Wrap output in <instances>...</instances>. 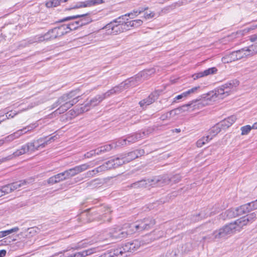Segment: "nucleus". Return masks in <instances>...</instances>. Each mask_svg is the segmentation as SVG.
Returning a JSON list of instances; mask_svg holds the SVG:
<instances>
[{
	"instance_id": "21",
	"label": "nucleus",
	"mask_w": 257,
	"mask_h": 257,
	"mask_svg": "<svg viewBox=\"0 0 257 257\" xmlns=\"http://www.w3.org/2000/svg\"><path fill=\"white\" fill-rule=\"evenodd\" d=\"M159 93L157 92H155L149 96V97L142 101L140 102L141 106L144 105H148L153 103L158 98Z\"/></svg>"
},
{
	"instance_id": "33",
	"label": "nucleus",
	"mask_w": 257,
	"mask_h": 257,
	"mask_svg": "<svg viewBox=\"0 0 257 257\" xmlns=\"http://www.w3.org/2000/svg\"><path fill=\"white\" fill-rule=\"evenodd\" d=\"M88 244L86 242H79L77 244L71 247L70 249L79 250L82 248H86L88 246Z\"/></svg>"
},
{
	"instance_id": "10",
	"label": "nucleus",
	"mask_w": 257,
	"mask_h": 257,
	"mask_svg": "<svg viewBox=\"0 0 257 257\" xmlns=\"http://www.w3.org/2000/svg\"><path fill=\"white\" fill-rule=\"evenodd\" d=\"M127 252L124 251L123 246L111 250L104 253L99 257H126Z\"/></svg>"
},
{
	"instance_id": "7",
	"label": "nucleus",
	"mask_w": 257,
	"mask_h": 257,
	"mask_svg": "<svg viewBox=\"0 0 257 257\" xmlns=\"http://www.w3.org/2000/svg\"><path fill=\"white\" fill-rule=\"evenodd\" d=\"M130 225L131 224H125L121 229H119L118 231L115 230L112 233V236L115 238L122 239L126 237L128 235L135 233V229L129 227Z\"/></svg>"
},
{
	"instance_id": "36",
	"label": "nucleus",
	"mask_w": 257,
	"mask_h": 257,
	"mask_svg": "<svg viewBox=\"0 0 257 257\" xmlns=\"http://www.w3.org/2000/svg\"><path fill=\"white\" fill-rule=\"evenodd\" d=\"M217 69L215 67H212L208 68L203 71L204 77L209 75L215 74L217 72Z\"/></svg>"
},
{
	"instance_id": "55",
	"label": "nucleus",
	"mask_w": 257,
	"mask_h": 257,
	"mask_svg": "<svg viewBox=\"0 0 257 257\" xmlns=\"http://www.w3.org/2000/svg\"><path fill=\"white\" fill-rule=\"evenodd\" d=\"M113 89H114V90L115 91V93H119L120 92H121L123 90H124L123 88V87H120V84L119 85L115 86L114 87H113Z\"/></svg>"
},
{
	"instance_id": "6",
	"label": "nucleus",
	"mask_w": 257,
	"mask_h": 257,
	"mask_svg": "<svg viewBox=\"0 0 257 257\" xmlns=\"http://www.w3.org/2000/svg\"><path fill=\"white\" fill-rule=\"evenodd\" d=\"M66 28L67 27H65V25H62L58 28H55L49 31L44 36L36 37L33 42H40L44 40L54 39L62 36L69 32V31H65V28Z\"/></svg>"
},
{
	"instance_id": "41",
	"label": "nucleus",
	"mask_w": 257,
	"mask_h": 257,
	"mask_svg": "<svg viewBox=\"0 0 257 257\" xmlns=\"http://www.w3.org/2000/svg\"><path fill=\"white\" fill-rule=\"evenodd\" d=\"M127 15H124L123 16H121V17H119L116 20L113 21V22H114V23L117 24H126V23L125 22V17H126Z\"/></svg>"
},
{
	"instance_id": "32",
	"label": "nucleus",
	"mask_w": 257,
	"mask_h": 257,
	"mask_svg": "<svg viewBox=\"0 0 257 257\" xmlns=\"http://www.w3.org/2000/svg\"><path fill=\"white\" fill-rule=\"evenodd\" d=\"M142 137V136L140 134L133 135L127 138V143L128 144L134 143Z\"/></svg>"
},
{
	"instance_id": "26",
	"label": "nucleus",
	"mask_w": 257,
	"mask_h": 257,
	"mask_svg": "<svg viewBox=\"0 0 257 257\" xmlns=\"http://www.w3.org/2000/svg\"><path fill=\"white\" fill-rule=\"evenodd\" d=\"M221 131L220 125L217 124L212 127H211L209 131V135H208L209 137L211 138V140L213 137L216 136Z\"/></svg>"
},
{
	"instance_id": "5",
	"label": "nucleus",
	"mask_w": 257,
	"mask_h": 257,
	"mask_svg": "<svg viewBox=\"0 0 257 257\" xmlns=\"http://www.w3.org/2000/svg\"><path fill=\"white\" fill-rule=\"evenodd\" d=\"M180 179V177L179 175L174 176L171 179H168V177H165L163 180L160 179L159 177H155L152 179L141 180L135 183L132 185V187L134 188L149 187L150 186L160 185L162 183L169 184L170 182L176 183L178 182Z\"/></svg>"
},
{
	"instance_id": "49",
	"label": "nucleus",
	"mask_w": 257,
	"mask_h": 257,
	"mask_svg": "<svg viewBox=\"0 0 257 257\" xmlns=\"http://www.w3.org/2000/svg\"><path fill=\"white\" fill-rule=\"evenodd\" d=\"M55 176L56 177V179H57L58 182L65 180L63 172L58 174L55 175Z\"/></svg>"
},
{
	"instance_id": "51",
	"label": "nucleus",
	"mask_w": 257,
	"mask_h": 257,
	"mask_svg": "<svg viewBox=\"0 0 257 257\" xmlns=\"http://www.w3.org/2000/svg\"><path fill=\"white\" fill-rule=\"evenodd\" d=\"M94 156H95V151L94 150L90 151L85 154V157L87 158H90Z\"/></svg>"
},
{
	"instance_id": "44",
	"label": "nucleus",
	"mask_w": 257,
	"mask_h": 257,
	"mask_svg": "<svg viewBox=\"0 0 257 257\" xmlns=\"http://www.w3.org/2000/svg\"><path fill=\"white\" fill-rule=\"evenodd\" d=\"M36 232V230L33 228H28L27 231L25 232H21L20 233L19 235H22V236H27L28 235V233H32L34 234Z\"/></svg>"
},
{
	"instance_id": "24",
	"label": "nucleus",
	"mask_w": 257,
	"mask_h": 257,
	"mask_svg": "<svg viewBox=\"0 0 257 257\" xmlns=\"http://www.w3.org/2000/svg\"><path fill=\"white\" fill-rule=\"evenodd\" d=\"M29 131V130L27 127H25L22 130H19L17 132L15 133L14 134H13L11 135H10L8 137H7V138H6L5 141L6 142H9V141H13L15 138L19 137L22 134L26 133L27 132H28Z\"/></svg>"
},
{
	"instance_id": "37",
	"label": "nucleus",
	"mask_w": 257,
	"mask_h": 257,
	"mask_svg": "<svg viewBox=\"0 0 257 257\" xmlns=\"http://www.w3.org/2000/svg\"><path fill=\"white\" fill-rule=\"evenodd\" d=\"M60 5L59 0H52L46 3V6L48 8L55 7Z\"/></svg>"
},
{
	"instance_id": "16",
	"label": "nucleus",
	"mask_w": 257,
	"mask_h": 257,
	"mask_svg": "<svg viewBox=\"0 0 257 257\" xmlns=\"http://www.w3.org/2000/svg\"><path fill=\"white\" fill-rule=\"evenodd\" d=\"M140 245V242L137 240H135L132 242L126 243L123 247L124 251L127 252V256H129L131 252L137 250Z\"/></svg>"
},
{
	"instance_id": "9",
	"label": "nucleus",
	"mask_w": 257,
	"mask_h": 257,
	"mask_svg": "<svg viewBox=\"0 0 257 257\" xmlns=\"http://www.w3.org/2000/svg\"><path fill=\"white\" fill-rule=\"evenodd\" d=\"M37 150H38L36 147H35V144L32 141L25 145L23 146L21 149L14 152L13 153V155L15 157H17L27 153H32Z\"/></svg>"
},
{
	"instance_id": "50",
	"label": "nucleus",
	"mask_w": 257,
	"mask_h": 257,
	"mask_svg": "<svg viewBox=\"0 0 257 257\" xmlns=\"http://www.w3.org/2000/svg\"><path fill=\"white\" fill-rule=\"evenodd\" d=\"M204 77V76L203 71L202 72H200L197 73H195V74H193L192 75V78L194 80H196L197 79H198V78H201V77Z\"/></svg>"
},
{
	"instance_id": "54",
	"label": "nucleus",
	"mask_w": 257,
	"mask_h": 257,
	"mask_svg": "<svg viewBox=\"0 0 257 257\" xmlns=\"http://www.w3.org/2000/svg\"><path fill=\"white\" fill-rule=\"evenodd\" d=\"M48 183L49 184H54V183H58V181H57V179H56V177L55 176H54L50 177L48 180Z\"/></svg>"
},
{
	"instance_id": "27",
	"label": "nucleus",
	"mask_w": 257,
	"mask_h": 257,
	"mask_svg": "<svg viewBox=\"0 0 257 257\" xmlns=\"http://www.w3.org/2000/svg\"><path fill=\"white\" fill-rule=\"evenodd\" d=\"M29 183V182L26 180H21L19 182L11 183V185L13 191H15V190L19 189L20 188L24 187Z\"/></svg>"
},
{
	"instance_id": "23",
	"label": "nucleus",
	"mask_w": 257,
	"mask_h": 257,
	"mask_svg": "<svg viewBox=\"0 0 257 257\" xmlns=\"http://www.w3.org/2000/svg\"><path fill=\"white\" fill-rule=\"evenodd\" d=\"M249 211H250L249 205L245 204L238 208H236L234 210L233 213L236 216H239L248 212Z\"/></svg>"
},
{
	"instance_id": "14",
	"label": "nucleus",
	"mask_w": 257,
	"mask_h": 257,
	"mask_svg": "<svg viewBox=\"0 0 257 257\" xmlns=\"http://www.w3.org/2000/svg\"><path fill=\"white\" fill-rule=\"evenodd\" d=\"M91 22L90 19L87 18L86 19H81L80 21H76L74 23L65 25L67 28H65V31H69V32L72 30H74L78 27L85 25Z\"/></svg>"
},
{
	"instance_id": "11",
	"label": "nucleus",
	"mask_w": 257,
	"mask_h": 257,
	"mask_svg": "<svg viewBox=\"0 0 257 257\" xmlns=\"http://www.w3.org/2000/svg\"><path fill=\"white\" fill-rule=\"evenodd\" d=\"M104 28L111 29V33L114 34L120 33L127 30V28L125 24L114 23L113 22L106 25Z\"/></svg>"
},
{
	"instance_id": "2",
	"label": "nucleus",
	"mask_w": 257,
	"mask_h": 257,
	"mask_svg": "<svg viewBox=\"0 0 257 257\" xmlns=\"http://www.w3.org/2000/svg\"><path fill=\"white\" fill-rule=\"evenodd\" d=\"M257 217V212L251 213L246 216L238 219L233 222L225 225L222 228L214 232L213 235L214 239H221L227 235L239 231L242 228L246 225L248 222H252Z\"/></svg>"
},
{
	"instance_id": "56",
	"label": "nucleus",
	"mask_w": 257,
	"mask_h": 257,
	"mask_svg": "<svg viewBox=\"0 0 257 257\" xmlns=\"http://www.w3.org/2000/svg\"><path fill=\"white\" fill-rule=\"evenodd\" d=\"M249 40L251 42H255V44L257 43V33L250 36L249 37ZM253 44H254V43Z\"/></svg>"
},
{
	"instance_id": "42",
	"label": "nucleus",
	"mask_w": 257,
	"mask_h": 257,
	"mask_svg": "<svg viewBox=\"0 0 257 257\" xmlns=\"http://www.w3.org/2000/svg\"><path fill=\"white\" fill-rule=\"evenodd\" d=\"M113 145H106L101 147L100 151H102L103 153L109 151L113 148Z\"/></svg>"
},
{
	"instance_id": "19",
	"label": "nucleus",
	"mask_w": 257,
	"mask_h": 257,
	"mask_svg": "<svg viewBox=\"0 0 257 257\" xmlns=\"http://www.w3.org/2000/svg\"><path fill=\"white\" fill-rule=\"evenodd\" d=\"M111 211L108 207H104L102 209V214L95 218H97L99 220H102L103 221H110L111 218L110 216Z\"/></svg>"
},
{
	"instance_id": "53",
	"label": "nucleus",
	"mask_w": 257,
	"mask_h": 257,
	"mask_svg": "<svg viewBox=\"0 0 257 257\" xmlns=\"http://www.w3.org/2000/svg\"><path fill=\"white\" fill-rule=\"evenodd\" d=\"M63 173L65 180L72 177L69 169Z\"/></svg>"
},
{
	"instance_id": "4",
	"label": "nucleus",
	"mask_w": 257,
	"mask_h": 257,
	"mask_svg": "<svg viewBox=\"0 0 257 257\" xmlns=\"http://www.w3.org/2000/svg\"><path fill=\"white\" fill-rule=\"evenodd\" d=\"M257 54V43L245 47L222 57V61L228 63L242 58L252 56Z\"/></svg>"
},
{
	"instance_id": "60",
	"label": "nucleus",
	"mask_w": 257,
	"mask_h": 257,
	"mask_svg": "<svg viewBox=\"0 0 257 257\" xmlns=\"http://www.w3.org/2000/svg\"><path fill=\"white\" fill-rule=\"evenodd\" d=\"M100 150H101V147L96 149V150H94V151H95V155H99L100 154H101L102 152V151H100Z\"/></svg>"
},
{
	"instance_id": "58",
	"label": "nucleus",
	"mask_w": 257,
	"mask_h": 257,
	"mask_svg": "<svg viewBox=\"0 0 257 257\" xmlns=\"http://www.w3.org/2000/svg\"><path fill=\"white\" fill-rule=\"evenodd\" d=\"M7 251L5 249L0 250V257H4L6 255Z\"/></svg>"
},
{
	"instance_id": "20",
	"label": "nucleus",
	"mask_w": 257,
	"mask_h": 257,
	"mask_svg": "<svg viewBox=\"0 0 257 257\" xmlns=\"http://www.w3.org/2000/svg\"><path fill=\"white\" fill-rule=\"evenodd\" d=\"M144 219L138 220L135 223H132L129 226L130 228H133L136 231H141L144 230H148L147 227L145 225Z\"/></svg>"
},
{
	"instance_id": "28",
	"label": "nucleus",
	"mask_w": 257,
	"mask_h": 257,
	"mask_svg": "<svg viewBox=\"0 0 257 257\" xmlns=\"http://www.w3.org/2000/svg\"><path fill=\"white\" fill-rule=\"evenodd\" d=\"M105 170H107V169L106 168V166L105 165V164H103L101 166H100L99 167H97V168H95V169L88 171L87 173V175L88 177L92 176L93 175L96 174V173H98L100 172L104 171Z\"/></svg>"
},
{
	"instance_id": "15",
	"label": "nucleus",
	"mask_w": 257,
	"mask_h": 257,
	"mask_svg": "<svg viewBox=\"0 0 257 257\" xmlns=\"http://www.w3.org/2000/svg\"><path fill=\"white\" fill-rule=\"evenodd\" d=\"M103 3L102 0H88L85 2H79L71 9H76L81 8L90 7Z\"/></svg>"
},
{
	"instance_id": "63",
	"label": "nucleus",
	"mask_w": 257,
	"mask_h": 257,
	"mask_svg": "<svg viewBox=\"0 0 257 257\" xmlns=\"http://www.w3.org/2000/svg\"><path fill=\"white\" fill-rule=\"evenodd\" d=\"M182 98V96H181V94L177 95L176 97H175L174 99L176 100H179Z\"/></svg>"
},
{
	"instance_id": "40",
	"label": "nucleus",
	"mask_w": 257,
	"mask_h": 257,
	"mask_svg": "<svg viewBox=\"0 0 257 257\" xmlns=\"http://www.w3.org/2000/svg\"><path fill=\"white\" fill-rule=\"evenodd\" d=\"M251 130V127L249 125H247L241 127V135H247Z\"/></svg>"
},
{
	"instance_id": "30",
	"label": "nucleus",
	"mask_w": 257,
	"mask_h": 257,
	"mask_svg": "<svg viewBox=\"0 0 257 257\" xmlns=\"http://www.w3.org/2000/svg\"><path fill=\"white\" fill-rule=\"evenodd\" d=\"M19 230V228L18 227H15L11 229L5 230V231H0V238L4 237L5 236H6L7 235L11 234L13 232H16L18 231Z\"/></svg>"
},
{
	"instance_id": "29",
	"label": "nucleus",
	"mask_w": 257,
	"mask_h": 257,
	"mask_svg": "<svg viewBox=\"0 0 257 257\" xmlns=\"http://www.w3.org/2000/svg\"><path fill=\"white\" fill-rule=\"evenodd\" d=\"M210 140H211V138L209 137L208 135L206 137H204L197 142V146L198 147L201 148L208 143Z\"/></svg>"
},
{
	"instance_id": "45",
	"label": "nucleus",
	"mask_w": 257,
	"mask_h": 257,
	"mask_svg": "<svg viewBox=\"0 0 257 257\" xmlns=\"http://www.w3.org/2000/svg\"><path fill=\"white\" fill-rule=\"evenodd\" d=\"M155 16V13L154 12H149V13H148L147 12L144 14V17L146 20H148L154 18Z\"/></svg>"
},
{
	"instance_id": "18",
	"label": "nucleus",
	"mask_w": 257,
	"mask_h": 257,
	"mask_svg": "<svg viewBox=\"0 0 257 257\" xmlns=\"http://www.w3.org/2000/svg\"><path fill=\"white\" fill-rule=\"evenodd\" d=\"M55 136L51 137L49 139H47V137L41 138L37 140H34L33 142L35 145V147L39 150L40 148H43L48 145L52 141L54 140Z\"/></svg>"
},
{
	"instance_id": "64",
	"label": "nucleus",
	"mask_w": 257,
	"mask_h": 257,
	"mask_svg": "<svg viewBox=\"0 0 257 257\" xmlns=\"http://www.w3.org/2000/svg\"><path fill=\"white\" fill-rule=\"evenodd\" d=\"M251 129H257V122H255L252 126H251Z\"/></svg>"
},
{
	"instance_id": "22",
	"label": "nucleus",
	"mask_w": 257,
	"mask_h": 257,
	"mask_svg": "<svg viewBox=\"0 0 257 257\" xmlns=\"http://www.w3.org/2000/svg\"><path fill=\"white\" fill-rule=\"evenodd\" d=\"M88 168L89 165L87 164H84L81 165L77 166L74 168L70 169L69 170L72 177L78 173L86 170Z\"/></svg>"
},
{
	"instance_id": "48",
	"label": "nucleus",
	"mask_w": 257,
	"mask_h": 257,
	"mask_svg": "<svg viewBox=\"0 0 257 257\" xmlns=\"http://www.w3.org/2000/svg\"><path fill=\"white\" fill-rule=\"evenodd\" d=\"M247 204V205H249L250 211H251L252 209H257V200Z\"/></svg>"
},
{
	"instance_id": "47",
	"label": "nucleus",
	"mask_w": 257,
	"mask_h": 257,
	"mask_svg": "<svg viewBox=\"0 0 257 257\" xmlns=\"http://www.w3.org/2000/svg\"><path fill=\"white\" fill-rule=\"evenodd\" d=\"M115 91L113 88H112L111 89L108 90V91H107L106 92L102 94V95L103 96H104V99L110 96V95H112V94H115Z\"/></svg>"
},
{
	"instance_id": "38",
	"label": "nucleus",
	"mask_w": 257,
	"mask_h": 257,
	"mask_svg": "<svg viewBox=\"0 0 257 257\" xmlns=\"http://www.w3.org/2000/svg\"><path fill=\"white\" fill-rule=\"evenodd\" d=\"M2 191H3L4 194H8L14 191L11 184L2 187Z\"/></svg>"
},
{
	"instance_id": "35",
	"label": "nucleus",
	"mask_w": 257,
	"mask_h": 257,
	"mask_svg": "<svg viewBox=\"0 0 257 257\" xmlns=\"http://www.w3.org/2000/svg\"><path fill=\"white\" fill-rule=\"evenodd\" d=\"M236 119L235 116H231L223 121V124L228 127L235 122Z\"/></svg>"
},
{
	"instance_id": "43",
	"label": "nucleus",
	"mask_w": 257,
	"mask_h": 257,
	"mask_svg": "<svg viewBox=\"0 0 257 257\" xmlns=\"http://www.w3.org/2000/svg\"><path fill=\"white\" fill-rule=\"evenodd\" d=\"M130 81L128 79L120 83V87H123L124 89H125L130 87H132Z\"/></svg>"
},
{
	"instance_id": "25",
	"label": "nucleus",
	"mask_w": 257,
	"mask_h": 257,
	"mask_svg": "<svg viewBox=\"0 0 257 257\" xmlns=\"http://www.w3.org/2000/svg\"><path fill=\"white\" fill-rule=\"evenodd\" d=\"M143 23V22L142 20L138 19L126 22V24L125 25H126V28H127V30H128L130 27H139L141 26Z\"/></svg>"
},
{
	"instance_id": "17",
	"label": "nucleus",
	"mask_w": 257,
	"mask_h": 257,
	"mask_svg": "<svg viewBox=\"0 0 257 257\" xmlns=\"http://www.w3.org/2000/svg\"><path fill=\"white\" fill-rule=\"evenodd\" d=\"M144 154V150H140L131 152L127 154H122V155L126 157V158L124 159V161L125 163H127L138 158L139 156L143 155Z\"/></svg>"
},
{
	"instance_id": "31",
	"label": "nucleus",
	"mask_w": 257,
	"mask_h": 257,
	"mask_svg": "<svg viewBox=\"0 0 257 257\" xmlns=\"http://www.w3.org/2000/svg\"><path fill=\"white\" fill-rule=\"evenodd\" d=\"M145 225L147 227V229H149L152 228L155 224V220L153 218L147 217L143 219Z\"/></svg>"
},
{
	"instance_id": "3",
	"label": "nucleus",
	"mask_w": 257,
	"mask_h": 257,
	"mask_svg": "<svg viewBox=\"0 0 257 257\" xmlns=\"http://www.w3.org/2000/svg\"><path fill=\"white\" fill-rule=\"evenodd\" d=\"M79 92V90L76 89L63 94L53 104L52 108L60 105L56 110L57 113L61 114L64 112L78 102V98L80 97Z\"/></svg>"
},
{
	"instance_id": "34",
	"label": "nucleus",
	"mask_w": 257,
	"mask_h": 257,
	"mask_svg": "<svg viewBox=\"0 0 257 257\" xmlns=\"http://www.w3.org/2000/svg\"><path fill=\"white\" fill-rule=\"evenodd\" d=\"M200 88V86H196L193 87L192 88L188 90L187 91L184 92L182 94H181V96H182V98L186 97L189 95L191 94L194 93L197 91V90Z\"/></svg>"
},
{
	"instance_id": "39",
	"label": "nucleus",
	"mask_w": 257,
	"mask_h": 257,
	"mask_svg": "<svg viewBox=\"0 0 257 257\" xmlns=\"http://www.w3.org/2000/svg\"><path fill=\"white\" fill-rule=\"evenodd\" d=\"M86 16H87V14L81 15H76V16H71V17H68L63 19L62 20H61L60 21V22H65V21H68L75 19H77L78 18L84 17Z\"/></svg>"
},
{
	"instance_id": "46",
	"label": "nucleus",
	"mask_w": 257,
	"mask_h": 257,
	"mask_svg": "<svg viewBox=\"0 0 257 257\" xmlns=\"http://www.w3.org/2000/svg\"><path fill=\"white\" fill-rule=\"evenodd\" d=\"M127 144H128L127 143V139H121V140H118L117 142V144H116L115 146H114V147H115L116 146H122L126 145Z\"/></svg>"
},
{
	"instance_id": "61",
	"label": "nucleus",
	"mask_w": 257,
	"mask_h": 257,
	"mask_svg": "<svg viewBox=\"0 0 257 257\" xmlns=\"http://www.w3.org/2000/svg\"><path fill=\"white\" fill-rule=\"evenodd\" d=\"M126 15H127L126 16L130 17L131 19H133L136 17L135 15H134V14L133 12L126 14Z\"/></svg>"
},
{
	"instance_id": "8",
	"label": "nucleus",
	"mask_w": 257,
	"mask_h": 257,
	"mask_svg": "<svg viewBox=\"0 0 257 257\" xmlns=\"http://www.w3.org/2000/svg\"><path fill=\"white\" fill-rule=\"evenodd\" d=\"M153 72V70H145L139 73L134 77L128 78L130 83L132 84V86H135L142 80L147 79L148 76Z\"/></svg>"
},
{
	"instance_id": "57",
	"label": "nucleus",
	"mask_w": 257,
	"mask_h": 257,
	"mask_svg": "<svg viewBox=\"0 0 257 257\" xmlns=\"http://www.w3.org/2000/svg\"><path fill=\"white\" fill-rule=\"evenodd\" d=\"M17 113L15 112L11 111L10 112H7L6 114V118L7 119L13 118L14 116H15Z\"/></svg>"
},
{
	"instance_id": "1",
	"label": "nucleus",
	"mask_w": 257,
	"mask_h": 257,
	"mask_svg": "<svg viewBox=\"0 0 257 257\" xmlns=\"http://www.w3.org/2000/svg\"><path fill=\"white\" fill-rule=\"evenodd\" d=\"M238 85V81L236 80H232L220 86L214 91L204 94L201 99L192 101L190 103L182 105L178 109L181 111L200 109L209 104L212 101H216L217 98L223 99L228 96Z\"/></svg>"
},
{
	"instance_id": "52",
	"label": "nucleus",
	"mask_w": 257,
	"mask_h": 257,
	"mask_svg": "<svg viewBox=\"0 0 257 257\" xmlns=\"http://www.w3.org/2000/svg\"><path fill=\"white\" fill-rule=\"evenodd\" d=\"M242 35V34L241 32H237L236 33H233L229 37H228V38H229V40H232L233 39L237 38L238 35L241 36Z\"/></svg>"
},
{
	"instance_id": "59",
	"label": "nucleus",
	"mask_w": 257,
	"mask_h": 257,
	"mask_svg": "<svg viewBox=\"0 0 257 257\" xmlns=\"http://www.w3.org/2000/svg\"><path fill=\"white\" fill-rule=\"evenodd\" d=\"M172 111H171L170 112H169V113H166L165 115H163L161 116V118L163 119V120H164L166 118L168 117L169 116H170L171 115V113Z\"/></svg>"
},
{
	"instance_id": "12",
	"label": "nucleus",
	"mask_w": 257,
	"mask_h": 257,
	"mask_svg": "<svg viewBox=\"0 0 257 257\" xmlns=\"http://www.w3.org/2000/svg\"><path fill=\"white\" fill-rule=\"evenodd\" d=\"M103 99H104V98L102 94L96 95L91 99L88 103L81 107V112H83L88 111L91 107H94L98 105Z\"/></svg>"
},
{
	"instance_id": "13",
	"label": "nucleus",
	"mask_w": 257,
	"mask_h": 257,
	"mask_svg": "<svg viewBox=\"0 0 257 257\" xmlns=\"http://www.w3.org/2000/svg\"><path fill=\"white\" fill-rule=\"evenodd\" d=\"M125 158V156L121 155L119 157H117L115 159H112L109 160L105 163V165L107 170L116 168L123 164H125L124 159Z\"/></svg>"
},
{
	"instance_id": "62",
	"label": "nucleus",
	"mask_w": 257,
	"mask_h": 257,
	"mask_svg": "<svg viewBox=\"0 0 257 257\" xmlns=\"http://www.w3.org/2000/svg\"><path fill=\"white\" fill-rule=\"evenodd\" d=\"M97 181L96 180H94L92 181H91L90 183H89V186H94L96 183H95Z\"/></svg>"
}]
</instances>
